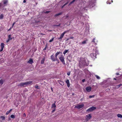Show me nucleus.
Instances as JSON below:
<instances>
[{"instance_id":"obj_1","label":"nucleus","mask_w":122,"mask_h":122,"mask_svg":"<svg viewBox=\"0 0 122 122\" xmlns=\"http://www.w3.org/2000/svg\"><path fill=\"white\" fill-rule=\"evenodd\" d=\"M79 64V66L81 67L86 66V64L84 59L82 58L81 59Z\"/></svg>"},{"instance_id":"obj_2","label":"nucleus","mask_w":122,"mask_h":122,"mask_svg":"<svg viewBox=\"0 0 122 122\" xmlns=\"http://www.w3.org/2000/svg\"><path fill=\"white\" fill-rule=\"evenodd\" d=\"M32 82V81H30L26 82H22L19 84V86H24L26 85H29L31 84Z\"/></svg>"},{"instance_id":"obj_3","label":"nucleus","mask_w":122,"mask_h":122,"mask_svg":"<svg viewBox=\"0 0 122 122\" xmlns=\"http://www.w3.org/2000/svg\"><path fill=\"white\" fill-rule=\"evenodd\" d=\"M94 5L93 3H92L91 2H90L89 4L86 7L88 8H91L93 7Z\"/></svg>"},{"instance_id":"obj_4","label":"nucleus","mask_w":122,"mask_h":122,"mask_svg":"<svg viewBox=\"0 0 122 122\" xmlns=\"http://www.w3.org/2000/svg\"><path fill=\"white\" fill-rule=\"evenodd\" d=\"M61 56H60L59 57V58L62 63L63 64H65V63L64 61V57L63 56V55H61Z\"/></svg>"},{"instance_id":"obj_5","label":"nucleus","mask_w":122,"mask_h":122,"mask_svg":"<svg viewBox=\"0 0 122 122\" xmlns=\"http://www.w3.org/2000/svg\"><path fill=\"white\" fill-rule=\"evenodd\" d=\"M50 57L51 59L53 61H56V60H57V57L55 56V57H54L53 54L51 55Z\"/></svg>"},{"instance_id":"obj_6","label":"nucleus","mask_w":122,"mask_h":122,"mask_svg":"<svg viewBox=\"0 0 122 122\" xmlns=\"http://www.w3.org/2000/svg\"><path fill=\"white\" fill-rule=\"evenodd\" d=\"M96 109V108L95 107H92L87 110V112H91L95 109Z\"/></svg>"},{"instance_id":"obj_7","label":"nucleus","mask_w":122,"mask_h":122,"mask_svg":"<svg viewBox=\"0 0 122 122\" xmlns=\"http://www.w3.org/2000/svg\"><path fill=\"white\" fill-rule=\"evenodd\" d=\"M84 106V105L83 104L79 105L76 106L75 107L79 109L83 107Z\"/></svg>"},{"instance_id":"obj_8","label":"nucleus","mask_w":122,"mask_h":122,"mask_svg":"<svg viewBox=\"0 0 122 122\" xmlns=\"http://www.w3.org/2000/svg\"><path fill=\"white\" fill-rule=\"evenodd\" d=\"M92 116L91 114H89L88 115H86V121H87L91 118Z\"/></svg>"},{"instance_id":"obj_9","label":"nucleus","mask_w":122,"mask_h":122,"mask_svg":"<svg viewBox=\"0 0 122 122\" xmlns=\"http://www.w3.org/2000/svg\"><path fill=\"white\" fill-rule=\"evenodd\" d=\"M4 44L3 43H1L0 46L1 47V49L0 50V52L2 51L3 50L4 48Z\"/></svg>"},{"instance_id":"obj_10","label":"nucleus","mask_w":122,"mask_h":122,"mask_svg":"<svg viewBox=\"0 0 122 122\" xmlns=\"http://www.w3.org/2000/svg\"><path fill=\"white\" fill-rule=\"evenodd\" d=\"M12 38L11 37V35H9L8 36V39L6 41V42L8 43L9 42L10 40H11L12 39Z\"/></svg>"},{"instance_id":"obj_11","label":"nucleus","mask_w":122,"mask_h":122,"mask_svg":"<svg viewBox=\"0 0 122 122\" xmlns=\"http://www.w3.org/2000/svg\"><path fill=\"white\" fill-rule=\"evenodd\" d=\"M96 54L95 53H92L90 54V56L93 58H94L95 57L96 58Z\"/></svg>"},{"instance_id":"obj_12","label":"nucleus","mask_w":122,"mask_h":122,"mask_svg":"<svg viewBox=\"0 0 122 122\" xmlns=\"http://www.w3.org/2000/svg\"><path fill=\"white\" fill-rule=\"evenodd\" d=\"M91 89V88L90 87H86V91L88 92H90Z\"/></svg>"},{"instance_id":"obj_13","label":"nucleus","mask_w":122,"mask_h":122,"mask_svg":"<svg viewBox=\"0 0 122 122\" xmlns=\"http://www.w3.org/2000/svg\"><path fill=\"white\" fill-rule=\"evenodd\" d=\"M27 62L28 63L32 64L33 63V61L32 59H30Z\"/></svg>"},{"instance_id":"obj_14","label":"nucleus","mask_w":122,"mask_h":122,"mask_svg":"<svg viewBox=\"0 0 122 122\" xmlns=\"http://www.w3.org/2000/svg\"><path fill=\"white\" fill-rule=\"evenodd\" d=\"M64 34L63 33H62L60 37V38H58V39L60 41L61 40V39L63 37Z\"/></svg>"},{"instance_id":"obj_15","label":"nucleus","mask_w":122,"mask_h":122,"mask_svg":"<svg viewBox=\"0 0 122 122\" xmlns=\"http://www.w3.org/2000/svg\"><path fill=\"white\" fill-rule=\"evenodd\" d=\"M66 82L67 84V86L69 87L70 86V84L69 80H67L66 81Z\"/></svg>"},{"instance_id":"obj_16","label":"nucleus","mask_w":122,"mask_h":122,"mask_svg":"<svg viewBox=\"0 0 122 122\" xmlns=\"http://www.w3.org/2000/svg\"><path fill=\"white\" fill-rule=\"evenodd\" d=\"M56 102H55V103L52 104V108H56V106L55 105Z\"/></svg>"},{"instance_id":"obj_17","label":"nucleus","mask_w":122,"mask_h":122,"mask_svg":"<svg viewBox=\"0 0 122 122\" xmlns=\"http://www.w3.org/2000/svg\"><path fill=\"white\" fill-rule=\"evenodd\" d=\"M3 1L4 4L6 5V4L8 3V1L7 0H4Z\"/></svg>"},{"instance_id":"obj_18","label":"nucleus","mask_w":122,"mask_h":122,"mask_svg":"<svg viewBox=\"0 0 122 122\" xmlns=\"http://www.w3.org/2000/svg\"><path fill=\"white\" fill-rule=\"evenodd\" d=\"M45 58H42V60H41V64H43L45 61Z\"/></svg>"},{"instance_id":"obj_19","label":"nucleus","mask_w":122,"mask_h":122,"mask_svg":"<svg viewBox=\"0 0 122 122\" xmlns=\"http://www.w3.org/2000/svg\"><path fill=\"white\" fill-rule=\"evenodd\" d=\"M61 52H57V53H56V54L55 55V56H56V57H57V56Z\"/></svg>"},{"instance_id":"obj_20","label":"nucleus","mask_w":122,"mask_h":122,"mask_svg":"<svg viewBox=\"0 0 122 122\" xmlns=\"http://www.w3.org/2000/svg\"><path fill=\"white\" fill-rule=\"evenodd\" d=\"M62 14V13H59L58 14H57L56 15H55V17H56L59 15H61V14Z\"/></svg>"},{"instance_id":"obj_21","label":"nucleus","mask_w":122,"mask_h":122,"mask_svg":"<svg viewBox=\"0 0 122 122\" xmlns=\"http://www.w3.org/2000/svg\"><path fill=\"white\" fill-rule=\"evenodd\" d=\"M12 110V109H10V110L7 111L6 112V115L8 114L9 113H10L11 111Z\"/></svg>"},{"instance_id":"obj_22","label":"nucleus","mask_w":122,"mask_h":122,"mask_svg":"<svg viewBox=\"0 0 122 122\" xmlns=\"http://www.w3.org/2000/svg\"><path fill=\"white\" fill-rule=\"evenodd\" d=\"M117 116L118 117L122 118V115L120 114H118L117 115Z\"/></svg>"},{"instance_id":"obj_23","label":"nucleus","mask_w":122,"mask_h":122,"mask_svg":"<svg viewBox=\"0 0 122 122\" xmlns=\"http://www.w3.org/2000/svg\"><path fill=\"white\" fill-rule=\"evenodd\" d=\"M60 24H59L58 25H53V27H57L58 26H60Z\"/></svg>"},{"instance_id":"obj_24","label":"nucleus","mask_w":122,"mask_h":122,"mask_svg":"<svg viewBox=\"0 0 122 122\" xmlns=\"http://www.w3.org/2000/svg\"><path fill=\"white\" fill-rule=\"evenodd\" d=\"M3 82V80H0V85H2Z\"/></svg>"},{"instance_id":"obj_25","label":"nucleus","mask_w":122,"mask_h":122,"mask_svg":"<svg viewBox=\"0 0 122 122\" xmlns=\"http://www.w3.org/2000/svg\"><path fill=\"white\" fill-rule=\"evenodd\" d=\"M68 50H66L63 52V53L64 54H65L68 51Z\"/></svg>"},{"instance_id":"obj_26","label":"nucleus","mask_w":122,"mask_h":122,"mask_svg":"<svg viewBox=\"0 0 122 122\" xmlns=\"http://www.w3.org/2000/svg\"><path fill=\"white\" fill-rule=\"evenodd\" d=\"M95 76H96V78L97 79H100V77L98 76L97 75H95Z\"/></svg>"},{"instance_id":"obj_27","label":"nucleus","mask_w":122,"mask_h":122,"mask_svg":"<svg viewBox=\"0 0 122 122\" xmlns=\"http://www.w3.org/2000/svg\"><path fill=\"white\" fill-rule=\"evenodd\" d=\"M10 117L12 118H14L15 117V116L14 115H12L10 116Z\"/></svg>"},{"instance_id":"obj_28","label":"nucleus","mask_w":122,"mask_h":122,"mask_svg":"<svg viewBox=\"0 0 122 122\" xmlns=\"http://www.w3.org/2000/svg\"><path fill=\"white\" fill-rule=\"evenodd\" d=\"M35 87L37 89H40V87L38 86V85H36Z\"/></svg>"},{"instance_id":"obj_29","label":"nucleus","mask_w":122,"mask_h":122,"mask_svg":"<svg viewBox=\"0 0 122 122\" xmlns=\"http://www.w3.org/2000/svg\"><path fill=\"white\" fill-rule=\"evenodd\" d=\"M0 118H1L2 120H4L5 119V117L4 116H1Z\"/></svg>"},{"instance_id":"obj_30","label":"nucleus","mask_w":122,"mask_h":122,"mask_svg":"<svg viewBox=\"0 0 122 122\" xmlns=\"http://www.w3.org/2000/svg\"><path fill=\"white\" fill-rule=\"evenodd\" d=\"M54 39V37H53V38H52V39L51 40H49V42H51L52 41H53V40Z\"/></svg>"},{"instance_id":"obj_31","label":"nucleus","mask_w":122,"mask_h":122,"mask_svg":"<svg viewBox=\"0 0 122 122\" xmlns=\"http://www.w3.org/2000/svg\"><path fill=\"white\" fill-rule=\"evenodd\" d=\"M122 85V84H120L119 85H117V88H118L120 86H121Z\"/></svg>"},{"instance_id":"obj_32","label":"nucleus","mask_w":122,"mask_h":122,"mask_svg":"<svg viewBox=\"0 0 122 122\" xmlns=\"http://www.w3.org/2000/svg\"><path fill=\"white\" fill-rule=\"evenodd\" d=\"M3 17V15L1 14L0 15V19H2Z\"/></svg>"},{"instance_id":"obj_33","label":"nucleus","mask_w":122,"mask_h":122,"mask_svg":"<svg viewBox=\"0 0 122 122\" xmlns=\"http://www.w3.org/2000/svg\"><path fill=\"white\" fill-rule=\"evenodd\" d=\"M86 42L85 41H83L82 42V44H86Z\"/></svg>"},{"instance_id":"obj_34","label":"nucleus","mask_w":122,"mask_h":122,"mask_svg":"<svg viewBox=\"0 0 122 122\" xmlns=\"http://www.w3.org/2000/svg\"><path fill=\"white\" fill-rule=\"evenodd\" d=\"M68 31H65L63 33L64 35L65 33L68 32Z\"/></svg>"},{"instance_id":"obj_35","label":"nucleus","mask_w":122,"mask_h":122,"mask_svg":"<svg viewBox=\"0 0 122 122\" xmlns=\"http://www.w3.org/2000/svg\"><path fill=\"white\" fill-rule=\"evenodd\" d=\"M95 38H94L93 39V40L92 41V42H93L95 43Z\"/></svg>"},{"instance_id":"obj_36","label":"nucleus","mask_w":122,"mask_h":122,"mask_svg":"<svg viewBox=\"0 0 122 122\" xmlns=\"http://www.w3.org/2000/svg\"><path fill=\"white\" fill-rule=\"evenodd\" d=\"M73 2H73V1H71V2H70V3L69 4V5H71L72 3H73Z\"/></svg>"},{"instance_id":"obj_37","label":"nucleus","mask_w":122,"mask_h":122,"mask_svg":"<svg viewBox=\"0 0 122 122\" xmlns=\"http://www.w3.org/2000/svg\"><path fill=\"white\" fill-rule=\"evenodd\" d=\"M15 24V22H14V23H13V24H12V27H11V28H12L13 27V26H14V24Z\"/></svg>"},{"instance_id":"obj_38","label":"nucleus","mask_w":122,"mask_h":122,"mask_svg":"<svg viewBox=\"0 0 122 122\" xmlns=\"http://www.w3.org/2000/svg\"><path fill=\"white\" fill-rule=\"evenodd\" d=\"M69 38L70 39H73L74 38V37H70Z\"/></svg>"},{"instance_id":"obj_39","label":"nucleus","mask_w":122,"mask_h":122,"mask_svg":"<svg viewBox=\"0 0 122 122\" xmlns=\"http://www.w3.org/2000/svg\"><path fill=\"white\" fill-rule=\"evenodd\" d=\"M94 97V95L92 96H89V97L90 98H92L93 97Z\"/></svg>"},{"instance_id":"obj_40","label":"nucleus","mask_w":122,"mask_h":122,"mask_svg":"<svg viewBox=\"0 0 122 122\" xmlns=\"http://www.w3.org/2000/svg\"><path fill=\"white\" fill-rule=\"evenodd\" d=\"M70 72H69L67 73V74L69 76L70 75Z\"/></svg>"},{"instance_id":"obj_41","label":"nucleus","mask_w":122,"mask_h":122,"mask_svg":"<svg viewBox=\"0 0 122 122\" xmlns=\"http://www.w3.org/2000/svg\"><path fill=\"white\" fill-rule=\"evenodd\" d=\"M47 47V46L46 45V46L43 49V50H46V48Z\"/></svg>"},{"instance_id":"obj_42","label":"nucleus","mask_w":122,"mask_h":122,"mask_svg":"<svg viewBox=\"0 0 122 122\" xmlns=\"http://www.w3.org/2000/svg\"><path fill=\"white\" fill-rule=\"evenodd\" d=\"M96 0H92V1H93V3H94L96 2Z\"/></svg>"},{"instance_id":"obj_43","label":"nucleus","mask_w":122,"mask_h":122,"mask_svg":"<svg viewBox=\"0 0 122 122\" xmlns=\"http://www.w3.org/2000/svg\"><path fill=\"white\" fill-rule=\"evenodd\" d=\"M56 61L57 62H58V63H59V60L57 58V60H56Z\"/></svg>"},{"instance_id":"obj_44","label":"nucleus","mask_w":122,"mask_h":122,"mask_svg":"<svg viewBox=\"0 0 122 122\" xmlns=\"http://www.w3.org/2000/svg\"><path fill=\"white\" fill-rule=\"evenodd\" d=\"M54 110H53L52 111V112H54L56 110V108H54Z\"/></svg>"},{"instance_id":"obj_45","label":"nucleus","mask_w":122,"mask_h":122,"mask_svg":"<svg viewBox=\"0 0 122 122\" xmlns=\"http://www.w3.org/2000/svg\"><path fill=\"white\" fill-rule=\"evenodd\" d=\"M85 79H83L82 80V81L83 82H85Z\"/></svg>"},{"instance_id":"obj_46","label":"nucleus","mask_w":122,"mask_h":122,"mask_svg":"<svg viewBox=\"0 0 122 122\" xmlns=\"http://www.w3.org/2000/svg\"><path fill=\"white\" fill-rule=\"evenodd\" d=\"M107 4H110L111 3L110 2H109V1H107Z\"/></svg>"},{"instance_id":"obj_47","label":"nucleus","mask_w":122,"mask_h":122,"mask_svg":"<svg viewBox=\"0 0 122 122\" xmlns=\"http://www.w3.org/2000/svg\"><path fill=\"white\" fill-rule=\"evenodd\" d=\"M26 2V0H24L23 3H25Z\"/></svg>"},{"instance_id":"obj_48","label":"nucleus","mask_w":122,"mask_h":122,"mask_svg":"<svg viewBox=\"0 0 122 122\" xmlns=\"http://www.w3.org/2000/svg\"><path fill=\"white\" fill-rule=\"evenodd\" d=\"M49 12H50V11H47L46 12V13H49Z\"/></svg>"},{"instance_id":"obj_49","label":"nucleus","mask_w":122,"mask_h":122,"mask_svg":"<svg viewBox=\"0 0 122 122\" xmlns=\"http://www.w3.org/2000/svg\"><path fill=\"white\" fill-rule=\"evenodd\" d=\"M68 2H67V3H65V4H64V5H67V4H68Z\"/></svg>"},{"instance_id":"obj_50","label":"nucleus","mask_w":122,"mask_h":122,"mask_svg":"<svg viewBox=\"0 0 122 122\" xmlns=\"http://www.w3.org/2000/svg\"><path fill=\"white\" fill-rule=\"evenodd\" d=\"M61 84L62 86H63L64 85V84L63 83L62 84Z\"/></svg>"},{"instance_id":"obj_51","label":"nucleus","mask_w":122,"mask_h":122,"mask_svg":"<svg viewBox=\"0 0 122 122\" xmlns=\"http://www.w3.org/2000/svg\"><path fill=\"white\" fill-rule=\"evenodd\" d=\"M65 5H63L62 6V8H63L65 6Z\"/></svg>"},{"instance_id":"obj_52","label":"nucleus","mask_w":122,"mask_h":122,"mask_svg":"<svg viewBox=\"0 0 122 122\" xmlns=\"http://www.w3.org/2000/svg\"><path fill=\"white\" fill-rule=\"evenodd\" d=\"M69 39H69V38H67V39H66V41H68L69 40Z\"/></svg>"},{"instance_id":"obj_53","label":"nucleus","mask_w":122,"mask_h":122,"mask_svg":"<svg viewBox=\"0 0 122 122\" xmlns=\"http://www.w3.org/2000/svg\"><path fill=\"white\" fill-rule=\"evenodd\" d=\"M116 75H119V74L118 73H117L116 74Z\"/></svg>"},{"instance_id":"obj_54","label":"nucleus","mask_w":122,"mask_h":122,"mask_svg":"<svg viewBox=\"0 0 122 122\" xmlns=\"http://www.w3.org/2000/svg\"><path fill=\"white\" fill-rule=\"evenodd\" d=\"M2 6V4L1 3H0V7Z\"/></svg>"},{"instance_id":"obj_55","label":"nucleus","mask_w":122,"mask_h":122,"mask_svg":"<svg viewBox=\"0 0 122 122\" xmlns=\"http://www.w3.org/2000/svg\"><path fill=\"white\" fill-rule=\"evenodd\" d=\"M76 0H73L72 1H73V2H74Z\"/></svg>"},{"instance_id":"obj_56","label":"nucleus","mask_w":122,"mask_h":122,"mask_svg":"<svg viewBox=\"0 0 122 122\" xmlns=\"http://www.w3.org/2000/svg\"><path fill=\"white\" fill-rule=\"evenodd\" d=\"M11 28V27L10 28V29L9 30H10L11 29V28Z\"/></svg>"},{"instance_id":"obj_57","label":"nucleus","mask_w":122,"mask_h":122,"mask_svg":"<svg viewBox=\"0 0 122 122\" xmlns=\"http://www.w3.org/2000/svg\"><path fill=\"white\" fill-rule=\"evenodd\" d=\"M114 80H116V78H114Z\"/></svg>"},{"instance_id":"obj_58","label":"nucleus","mask_w":122,"mask_h":122,"mask_svg":"<svg viewBox=\"0 0 122 122\" xmlns=\"http://www.w3.org/2000/svg\"><path fill=\"white\" fill-rule=\"evenodd\" d=\"M51 89L52 91V87L51 88Z\"/></svg>"},{"instance_id":"obj_59","label":"nucleus","mask_w":122,"mask_h":122,"mask_svg":"<svg viewBox=\"0 0 122 122\" xmlns=\"http://www.w3.org/2000/svg\"><path fill=\"white\" fill-rule=\"evenodd\" d=\"M24 115H25V113H24Z\"/></svg>"},{"instance_id":"obj_60","label":"nucleus","mask_w":122,"mask_h":122,"mask_svg":"<svg viewBox=\"0 0 122 122\" xmlns=\"http://www.w3.org/2000/svg\"><path fill=\"white\" fill-rule=\"evenodd\" d=\"M24 115H25V113H24Z\"/></svg>"},{"instance_id":"obj_61","label":"nucleus","mask_w":122,"mask_h":122,"mask_svg":"<svg viewBox=\"0 0 122 122\" xmlns=\"http://www.w3.org/2000/svg\"><path fill=\"white\" fill-rule=\"evenodd\" d=\"M112 0V2H113Z\"/></svg>"},{"instance_id":"obj_62","label":"nucleus","mask_w":122,"mask_h":122,"mask_svg":"<svg viewBox=\"0 0 122 122\" xmlns=\"http://www.w3.org/2000/svg\"><path fill=\"white\" fill-rule=\"evenodd\" d=\"M81 100H82V99H81Z\"/></svg>"},{"instance_id":"obj_63","label":"nucleus","mask_w":122,"mask_h":122,"mask_svg":"<svg viewBox=\"0 0 122 122\" xmlns=\"http://www.w3.org/2000/svg\"><path fill=\"white\" fill-rule=\"evenodd\" d=\"M81 100H82V99H81Z\"/></svg>"}]
</instances>
